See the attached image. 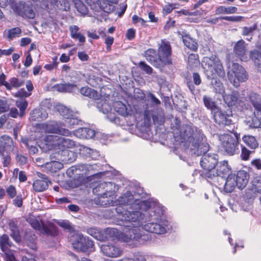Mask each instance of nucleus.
<instances>
[{"label":"nucleus","instance_id":"obj_25","mask_svg":"<svg viewBox=\"0 0 261 261\" xmlns=\"http://www.w3.org/2000/svg\"><path fill=\"white\" fill-rule=\"evenodd\" d=\"M114 107L116 112L124 117L132 116L134 114L133 111L131 109L130 107L128 106V108L125 105L120 101H116L114 103Z\"/></svg>","mask_w":261,"mask_h":261},{"label":"nucleus","instance_id":"obj_41","mask_svg":"<svg viewBox=\"0 0 261 261\" xmlns=\"http://www.w3.org/2000/svg\"><path fill=\"white\" fill-rule=\"evenodd\" d=\"M200 63L199 55L197 54H191L188 58V65L191 67H196Z\"/></svg>","mask_w":261,"mask_h":261},{"label":"nucleus","instance_id":"obj_12","mask_svg":"<svg viewBox=\"0 0 261 261\" xmlns=\"http://www.w3.org/2000/svg\"><path fill=\"white\" fill-rule=\"evenodd\" d=\"M218 155L215 153H207L204 154L201 158L200 165L203 169V171L200 173V175L208 180L210 176L209 174L212 173V170L218 163Z\"/></svg>","mask_w":261,"mask_h":261},{"label":"nucleus","instance_id":"obj_49","mask_svg":"<svg viewBox=\"0 0 261 261\" xmlns=\"http://www.w3.org/2000/svg\"><path fill=\"white\" fill-rule=\"evenodd\" d=\"M57 59L58 58L57 56L53 57L52 58V63L45 64L44 68L48 71H52L54 69L57 68L59 64Z\"/></svg>","mask_w":261,"mask_h":261},{"label":"nucleus","instance_id":"obj_64","mask_svg":"<svg viewBox=\"0 0 261 261\" xmlns=\"http://www.w3.org/2000/svg\"><path fill=\"white\" fill-rule=\"evenodd\" d=\"M87 4L89 6L91 9L96 12L97 10L98 1L95 2L93 0H86Z\"/></svg>","mask_w":261,"mask_h":261},{"label":"nucleus","instance_id":"obj_40","mask_svg":"<svg viewBox=\"0 0 261 261\" xmlns=\"http://www.w3.org/2000/svg\"><path fill=\"white\" fill-rule=\"evenodd\" d=\"M203 100L205 107L208 110H215L217 109V105L216 101L210 97L204 95Z\"/></svg>","mask_w":261,"mask_h":261},{"label":"nucleus","instance_id":"obj_39","mask_svg":"<svg viewBox=\"0 0 261 261\" xmlns=\"http://www.w3.org/2000/svg\"><path fill=\"white\" fill-rule=\"evenodd\" d=\"M100 9L105 13L110 14L113 12L115 9V7L113 4L102 0L101 3L99 4Z\"/></svg>","mask_w":261,"mask_h":261},{"label":"nucleus","instance_id":"obj_48","mask_svg":"<svg viewBox=\"0 0 261 261\" xmlns=\"http://www.w3.org/2000/svg\"><path fill=\"white\" fill-rule=\"evenodd\" d=\"M6 193L9 199H13L17 194L16 188L14 186L11 185L6 188Z\"/></svg>","mask_w":261,"mask_h":261},{"label":"nucleus","instance_id":"obj_18","mask_svg":"<svg viewBox=\"0 0 261 261\" xmlns=\"http://www.w3.org/2000/svg\"><path fill=\"white\" fill-rule=\"evenodd\" d=\"M201 138L196 139L190 144L191 150L193 154L196 156L203 155L207 154L206 152L208 151L210 146L209 144L205 142V137L202 134Z\"/></svg>","mask_w":261,"mask_h":261},{"label":"nucleus","instance_id":"obj_44","mask_svg":"<svg viewBox=\"0 0 261 261\" xmlns=\"http://www.w3.org/2000/svg\"><path fill=\"white\" fill-rule=\"evenodd\" d=\"M21 34V30L18 28H13L10 29L8 32V38L9 40H12L14 38L18 37L20 36Z\"/></svg>","mask_w":261,"mask_h":261},{"label":"nucleus","instance_id":"obj_21","mask_svg":"<svg viewBox=\"0 0 261 261\" xmlns=\"http://www.w3.org/2000/svg\"><path fill=\"white\" fill-rule=\"evenodd\" d=\"M39 179H36L33 184V190L36 192H41L45 191L48 187L51 181L46 175L40 173H38Z\"/></svg>","mask_w":261,"mask_h":261},{"label":"nucleus","instance_id":"obj_55","mask_svg":"<svg viewBox=\"0 0 261 261\" xmlns=\"http://www.w3.org/2000/svg\"><path fill=\"white\" fill-rule=\"evenodd\" d=\"M31 94L30 92H27L24 88L19 89L14 95L16 97L25 98Z\"/></svg>","mask_w":261,"mask_h":261},{"label":"nucleus","instance_id":"obj_11","mask_svg":"<svg viewBox=\"0 0 261 261\" xmlns=\"http://www.w3.org/2000/svg\"><path fill=\"white\" fill-rule=\"evenodd\" d=\"M74 238L72 242V246L76 251L89 254L95 251L94 243L88 237L82 233H76Z\"/></svg>","mask_w":261,"mask_h":261},{"label":"nucleus","instance_id":"obj_13","mask_svg":"<svg viewBox=\"0 0 261 261\" xmlns=\"http://www.w3.org/2000/svg\"><path fill=\"white\" fill-rule=\"evenodd\" d=\"M223 97L224 102L229 108L236 107L242 111L248 110L250 108L245 98H240V94L238 91H233L230 94H225Z\"/></svg>","mask_w":261,"mask_h":261},{"label":"nucleus","instance_id":"obj_57","mask_svg":"<svg viewBox=\"0 0 261 261\" xmlns=\"http://www.w3.org/2000/svg\"><path fill=\"white\" fill-rule=\"evenodd\" d=\"M87 83L92 87H96L98 85V78L93 74H90L87 79Z\"/></svg>","mask_w":261,"mask_h":261},{"label":"nucleus","instance_id":"obj_53","mask_svg":"<svg viewBox=\"0 0 261 261\" xmlns=\"http://www.w3.org/2000/svg\"><path fill=\"white\" fill-rule=\"evenodd\" d=\"M6 75L2 72L0 74V86H4L5 87L7 90H11V87L9 85V83L6 81Z\"/></svg>","mask_w":261,"mask_h":261},{"label":"nucleus","instance_id":"obj_24","mask_svg":"<svg viewBox=\"0 0 261 261\" xmlns=\"http://www.w3.org/2000/svg\"><path fill=\"white\" fill-rule=\"evenodd\" d=\"M143 228L147 231L158 234H164L166 232L165 227L157 223L150 222L145 224Z\"/></svg>","mask_w":261,"mask_h":261},{"label":"nucleus","instance_id":"obj_56","mask_svg":"<svg viewBox=\"0 0 261 261\" xmlns=\"http://www.w3.org/2000/svg\"><path fill=\"white\" fill-rule=\"evenodd\" d=\"M10 236L16 243H20L21 241L19 229L11 231Z\"/></svg>","mask_w":261,"mask_h":261},{"label":"nucleus","instance_id":"obj_46","mask_svg":"<svg viewBox=\"0 0 261 261\" xmlns=\"http://www.w3.org/2000/svg\"><path fill=\"white\" fill-rule=\"evenodd\" d=\"M9 85L11 87V90L12 88H18L21 87L24 84L23 81L20 80L17 77H13L9 79Z\"/></svg>","mask_w":261,"mask_h":261},{"label":"nucleus","instance_id":"obj_51","mask_svg":"<svg viewBox=\"0 0 261 261\" xmlns=\"http://www.w3.org/2000/svg\"><path fill=\"white\" fill-rule=\"evenodd\" d=\"M252 189L254 192L261 193V177L253 179L252 181Z\"/></svg>","mask_w":261,"mask_h":261},{"label":"nucleus","instance_id":"obj_7","mask_svg":"<svg viewBox=\"0 0 261 261\" xmlns=\"http://www.w3.org/2000/svg\"><path fill=\"white\" fill-rule=\"evenodd\" d=\"M176 127L179 130L180 138L190 144L196 139L201 138L202 132L192 123L180 125V121L175 123Z\"/></svg>","mask_w":261,"mask_h":261},{"label":"nucleus","instance_id":"obj_19","mask_svg":"<svg viewBox=\"0 0 261 261\" xmlns=\"http://www.w3.org/2000/svg\"><path fill=\"white\" fill-rule=\"evenodd\" d=\"M231 168L228 165V161L226 160L218 162V164L215 168L214 170H212V174H210L209 179H213L214 178L218 176L225 177L228 175Z\"/></svg>","mask_w":261,"mask_h":261},{"label":"nucleus","instance_id":"obj_61","mask_svg":"<svg viewBox=\"0 0 261 261\" xmlns=\"http://www.w3.org/2000/svg\"><path fill=\"white\" fill-rule=\"evenodd\" d=\"M136 30L133 28H130L127 30L125 37L129 40H131L135 37Z\"/></svg>","mask_w":261,"mask_h":261},{"label":"nucleus","instance_id":"obj_15","mask_svg":"<svg viewBox=\"0 0 261 261\" xmlns=\"http://www.w3.org/2000/svg\"><path fill=\"white\" fill-rule=\"evenodd\" d=\"M250 101L254 108V115L255 119L251 126L253 128L261 127V96L256 93L251 92L249 95Z\"/></svg>","mask_w":261,"mask_h":261},{"label":"nucleus","instance_id":"obj_3","mask_svg":"<svg viewBox=\"0 0 261 261\" xmlns=\"http://www.w3.org/2000/svg\"><path fill=\"white\" fill-rule=\"evenodd\" d=\"M45 144L49 150L54 149L58 152H62L73 154V152L69 151V149L73 148L75 146V142L73 140L60 137L57 135H47L44 138Z\"/></svg>","mask_w":261,"mask_h":261},{"label":"nucleus","instance_id":"obj_20","mask_svg":"<svg viewBox=\"0 0 261 261\" xmlns=\"http://www.w3.org/2000/svg\"><path fill=\"white\" fill-rule=\"evenodd\" d=\"M61 115L64 119L65 126L69 128L78 124L79 120L74 117L73 112L65 107H62L60 111Z\"/></svg>","mask_w":261,"mask_h":261},{"label":"nucleus","instance_id":"obj_16","mask_svg":"<svg viewBox=\"0 0 261 261\" xmlns=\"http://www.w3.org/2000/svg\"><path fill=\"white\" fill-rule=\"evenodd\" d=\"M11 9L18 15L28 19H34L35 13L32 7L27 5L25 2L17 3L13 1L11 3Z\"/></svg>","mask_w":261,"mask_h":261},{"label":"nucleus","instance_id":"obj_29","mask_svg":"<svg viewBox=\"0 0 261 261\" xmlns=\"http://www.w3.org/2000/svg\"><path fill=\"white\" fill-rule=\"evenodd\" d=\"M182 42L184 45L190 49L196 51L198 50V44L188 34L182 36Z\"/></svg>","mask_w":261,"mask_h":261},{"label":"nucleus","instance_id":"obj_34","mask_svg":"<svg viewBox=\"0 0 261 261\" xmlns=\"http://www.w3.org/2000/svg\"><path fill=\"white\" fill-rule=\"evenodd\" d=\"M43 114L40 109H34L30 113L31 119L33 121L40 122L47 117L46 112Z\"/></svg>","mask_w":261,"mask_h":261},{"label":"nucleus","instance_id":"obj_6","mask_svg":"<svg viewBox=\"0 0 261 261\" xmlns=\"http://www.w3.org/2000/svg\"><path fill=\"white\" fill-rule=\"evenodd\" d=\"M101 164L99 169L101 170L99 171V179H101L103 176L109 177L112 175V173L111 171V166L106 163V161L101 158ZM99 189H102L105 192L103 194H100V197L102 198H107L111 197L115 194V185L114 183L109 181H105L102 182L101 180H99Z\"/></svg>","mask_w":261,"mask_h":261},{"label":"nucleus","instance_id":"obj_9","mask_svg":"<svg viewBox=\"0 0 261 261\" xmlns=\"http://www.w3.org/2000/svg\"><path fill=\"white\" fill-rule=\"evenodd\" d=\"M219 138L222 148L227 154L233 155L239 152L240 139L238 135L232 136L228 134H223L219 135Z\"/></svg>","mask_w":261,"mask_h":261},{"label":"nucleus","instance_id":"obj_4","mask_svg":"<svg viewBox=\"0 0 261 261\" xmlns=\"http://www.w3.org/2000/svg\"><path fill=\"white\" fill-rule=\"evenodd\" d=\"M77 170L81 171V173H77L81 175L82 181L85 184L89 185V188L92 189L94 194H98V172L97 166L96 164H82L79 166Z\"/></svg>","mask_w":261,"mask_h":261},{"label":"nucleus","instance_id":"obj_59","mask_svg":"<svg viewBox=\"0 0 261 261\" xmlns=\"http://www.w3.org/2000/svg\"><path fill=\"white\" fill-rule=\"evenodd\" d=\"M9 109V107L7 101L0 99V114L8 111Z\"/></svg>","mask_w":261,"mask_h":261},{"label":"nucleus","instance_id":"obj_63","mask_svg":"<svg viewBox=\"0 0 261 261\" xmlns=\"http://www.w3.org/2000/svg\"><path fill=\"white\" fill-rule=\"evenodd\" d=\"M3 252L5 254L6 256V261H15V257L13 253L12 252L11 249H10L9 252Z\"/></svg>","mask_w":261,"mask_h":261},{"label":"nucleus","instance_id":"obj_62","mask_svg":"<svg viewBox=\"0 0 261 261\" xmlns=\"http://www.w3.org/2000/svg\"><path fill=\"white\" fill-rule=\"evenodd\" d=\"M87 232L96 239H98V230L96 228L90 227L87 229Z\"/></svg>","mask_w":261,"mask_h":261},{"label":"nucleus","instance_id":"obj_37","mask_svg":"<svg viewBox=\"0 0 261 261\" xmlns=\"http://www.w3.org/2000/svg\"><path fill=\"white\" fill-rule=\"evenodd\" d=\"M242 140L246 145L251 149H255L258 146L257 140L253 136H244L243 137Z\"/></svg>","mask_w":261,"mask_h":261},{"label":"nucleus","instance_id":"obj_50","mask_svg":"<svg viewBox=\"0 0 261 261\" xmlns=\"http://www.w3.org/2000/svg\"><path fill=\"white\" fill-rule=\"evenodd\" d=\"M244 17L242 16H226L220 17L221 20H225L231 22H239L243 20Z\"/></svg>","mask_w":261,"mask_h":261},{"label":"nucleus","instance_id":"obj_33","mask_svg":"<svg viewBox=\"0 0 261 261\" xmlns=\"http://www.w3.org/2000/svg\"><path fill=\"white\" fill-rule=\"evenodd\" d=\"M99 35L104 40V43L106 45V52L111 51V46L114 42V37L107 35L106 32L103 30L99 31Z\"/></svg>","mask_w":261,"mask_h":261},{"label":"nucleus","instance_id":"obj_60","mask_svg":"<svg viewBox=\"0 0 261 261\" xmlns=\"http://www.w3.org/2000/svg\"><path fill=\"white\" fill-rule=\"evenodd\" d=\"M27 245L33 250L36 251L37 249V245L36 242V239L32 240H27L26 241Z\"/></svg>","mask_w":261,"mask_h":261},{"label":"nucleus","instance_id":"obj_45","mask_svg":"<svg viewBox=\"0 0 261 261\" xmlns=\"http://www.w3.org/2000/svg\"><path fill=\"white\" fill-rule=\"evenodd\" d=\"M16 106L19 109L20 117H22L25 115V111L28 106V101L26 100L20 102L16 101Z\"/></svg>","mask_w":261,"mask_h":261},{"label":"nucleus","instance_id":"obj_54","mask_svg":"<svg viewBox=\"0 0 261 261\" xmlns=\"http://www.w3.org/2000/svg\"><path fill=\"white\" fill-rule=\"evenodd\" d=\"M250 151L247 149L245 146L242 147L241 158L243 161H247L249 160L250 154Z\"/></svg>","mask_w":261,"mask_h":261},{"label":"nucleus","instance_id":"obj_38","mask_svg":"<svg viewBox=\"0 0 261 261\" xmlns=\"http://www.w3.org/2000/svg\"><path fill=\"white\" fill-rule=\"evenodd\" d=\"M27 222H28L30 225L36 230L41 231L42 227V224H41L40 221L36 218L34 216H29L26 219ZM41 223H42L41 221Z\"/></svg>","mask_w":261,"mask_h":261},{"label":"nucleus","instance_id":"obj_36","mask_svg":"<svg viewBox=\"0 0 261 261\" xmlns=\"http://www.w3.org/2000/svg\"><path fill=\"white\" fill-rule=\"evenodd\" d=\"M81 94L84 96H87L90 98L93 99H98V94L97 91L92 89L88 87H83L80 89Z\"/></svg>","mask_w":261,"mask_h":261},{"label":"nucleus","instance_id":"obj_32","mask_svg":"<svg viewBox=\"0 0 261 261\" xmlns=\"http://www.w3.org/2000/svg\"><path fill=\"white\" fill-rule=\"evenodd\" d=\"M193 80V83L190 80L187 81V86L189 89L192 94H194L195 91V87L194 85L199 86L201 83V79L199 74L197 72H194L192 74Z\"/></svg>","mask_w":261,"mask_h":261},{"label":"nucleus","instance_id":"obj_1","mask_svg":"<svg viewBox=\"0 0 261 261\" xmlns=\"http://www.w3.org/2000/svg\"><path fill=\"white\" fill-rule=\"evenodd\" d=\"M134 199L131 192L127 191L118 198V205L116 207L117 213L121 216L120 219L125 223L123 225L133 232L135 230L133 228L142 225L144 217V214L140 211L141 205L136 201L134 202Z\"/></svg>","mask_w":261,"mask_h":261},{"label":"nucleus","instance_id":"obj_26","mask_svg":"<svg viewBox=\"0 0 261 261\" xmlns=\"http://www.w3.org/2000/svg\"><path fill=\"white\" fill-rule=\"evenodd\" d=\"M74 136L80 139H89L95 136V130L87 127H80L73 132Z\"/></svg>","mask_w":261,"mask_h":261},{"label":"nucleus","instance_id":"obj_52","mask_svg":"<svg viewBox=\"0 0 261 261\" xmlns=\"http://www.w3.org/2000/svg\"><path fill=\"white\" fill-rule=\"evenodd\" d=\"M50 170L52 172H56L63 167V164L59 162L51 161L50 163Z\"/></svg>","mask_w":261,"mask_h":261},{"label":"nucleus","instance_id":"obj_31","mask_svg":"<svg viewBox=\"0 0 261 261\" xmlns=\"http://www.w3.org/2000/svg\"><path fill=\"white\" fill-rule=\"evenodd\" d=\"M54 87L60 92H72L76 88V85L70 83H60L56 84Z\"/></svg>","mask_w":261,"mask_h":261},{"label":"nucleus","instance_id":"obj_28","mask_svg":"<svg viewBox=\"0 0 261 261\" xmlns=\"http://www.w3.org/2000/svg\"><path fill=\"white\" fill-rule=\"evenodd\" d=\"M13 246L7 234L4 233L0 236V249L2 252H9Z\"/></svg>","mask_w":261,"mask_h":261},{"label":"nucleus","instance_id":"obj_23","mask_svg":"<svg viewBox=\"0 0 261 261\" xmlns=\"http://www.w3.org/2000/svg\"><path fill=\"white\" fill-rule=\"evenodd\" d=\"M233 53L235 55L242 61L246 62L248 57L246 53L245 42L243 39L237 41L233 47Z\"/></svg>","mask_w":261,"mask_h":261},{"label":"nucleus","instance_id":"obj_22","mask_svg":"<svg viewBox=\"0 0 261 261\" xmlns=\"http://www.w3.org/2000/svg\"><path fill=\"white\" fill-rule=\"evenodd\" d=\"M102 253L109 257H117L122 253V250L117 245L113 244H103L100 247Z\"/></svg>","mask_w":261,"mask_h":261},{"label":"nucleus","instance_id":"obj_5","mask_svg":"<svg viewBox=\"0 0 261 261\" xmlns=\"http://www.w3.org/2000/svg\"><path fill=\"white\" fill-rule=\"evenodd\" d=\"M202 65L205 69L208 76L212 79L224 78L225 72L219 58L212 55L210 57H204L202 59Z\"/></svg>","mask_w":261,"mask_h":261},{"label":"nucleus","instance_id":"obj_17","mask_svg":"<svg viewBox=\"0 0 261 261\" xmlns=\"http://www.w3.org/2000/svg\"><path fill=\"white\" fill-rule=\"evenodd\" d=\"M64 123L51 120L43 124V128L46 133L59 134L65 136H71V132L64 127Z\"/></svg>","mask_w":261,"mask_h":261},{"label":"nucleus","instance_id":"obj_43","mask_svg":"<svg viewBox=\"0 0 261 261\" xmlns=\"http://www.w3.org/2000/svg\"><path fill=\"white\" fill-rule=\"evenodd\" d=\"M77 11L81 15H84L88 13V9L85 5L81 1H77L74 3Z\"/></svg>","mask_w":261,"mask_h":261},{"label":"nucleus","instance_id":"obj_14","mask_svg":"<svg viewBox=\"0 0 261 261\" xmlns=\"http://www.w3.org/2000/svg\"><path fill=\"white\" fill-rule=\"evenodd\" d=\"M228 80L234 86L237 87L240 82H244L247 80L248 74L245 68L237 63H233L232 69L227 73Z\"/></svg>","mask_w":261,"mask_h":261},{"label":"nucleus","instance_id":"obj_47","mask_svg":"<svg viewBox=\"0 0 261 261\" xmlns=\"http://www.w3.org/2000/svg\"><path fill=\"white\" fill-rule=\"evenodd\" d=\"M138 66L142 71L148 74H151L153 72L152 68L144 61H140L138 64Z\"/></svg>","mask_w":261,"mask_h":261},{"label":"nucleus","instance_id":"obj_35","mask_svg":"<svg viewBox=\"0 0 261 261\" xmlns=\"http://www.w3.org/2000/svg\"><path fill=\"white\" fill-rule=\"evenodd\" d=\"M238 8L234 6H229L226 7L223 6H219L217 7L215 10L216 14H234L237 13Z\"/></svg>","mask_w":261,"mask_h":261},{"label":"nucleus","instance_id":"obj_42","mask_svg":"<svg viewBox=\"0 0 261 261\" xmlns=\"http://www.w3.org/2000/svg\"><path fill=\"white\" fill-rule=\"evenodd\" d=\"M250 58L253 61L255 65L259 67L261 66V52L254 49L250 54Z\"/></svg>","mask_w":261,"mask_h":261},{"label":"nucleus","instance_id":"obj_58","mask_svg":"<svg viewBox=\"0 0 261 261\" xmlns=\"http://www.w3.org/2000/svg\"><path fill=\"white\" fill-rule=\"evenodd\" d=\"M15 199L13 200V204L18 207H20L23 204V200L21 194L16 195Z\"/></svg>","mask_w":261,"mask_h":261},{"label":"nucleus","instance_id":"obj_30","mask_svg":"<svg viewBox=\"0 0 261 261\" xmlns=\"http://www.w3.org/2000/svg\"><path fill=\"white\" fill-rule=\"evenodd\" d=\"M13 143L12 139L8 135L0 137V150L10 151Z\"/></svg>","mask_w":261,"mask_h":261},{"label":"nucleus","instance_id":"obj_10","mask_svg":"<svg viewBox=\"0 0 261 261\" xmlns=\"http://www.w3.org/2000/svg\"><path fill=\"white\" fill-rule=\"evenodd\" d=\"M249 177V174L244 170L239 171L236 175H228L225 181L224 188L227 190L229 187V192L234 189L236 186L239 189H243L246 186Z\"/></svg>","mask_w":261,"mask_h":261},{"label":"nucleus","instance_id":"obj_2","mask_svg":"<svg viewBox=\"0 0 261 261\" xmlns=\"http://www.w3.org/2000/svg\"><path fill=\"white\" fill-rule=\"evenodd\" d=\"M172 50L169 41L161 40L158 50L148 48L144 53L146 60L155 68L163 71L167 66L172 65Z\"/></svg>","mask_w":261,"mask_h":261},{"label":"nucleus","instance_id":"obj_8","mask_svg":"<svg viewBox=\"0 0 261 261\" xmlns=\"http://www.w3.org/2000/svg\"><path fill=\"white\" fill-rule=\"evenodd\" d=\"M232 113L230 111L229 113L226 111H217L214 113L213 118L217 127L220 129L232 133L235 130V123L232 120Z\"/></svg>","mask_w":261,"mask_h":261},{"label":"nucleus","instance_id":"obj_27","mask_svg":"<svg viewBox=\"0 0 261 261\" xmlns=\"http://www.w3.org/2000/svg\"><path fill=\"white\" fill-rule=\"evenodd\" d=\"M41 230L42 233L46 236L56 237L59 234L57 226L51 222H48L46 224L42 223Z\"/></svg>","mask_w":261,"mask_h":261}]
</instances>
